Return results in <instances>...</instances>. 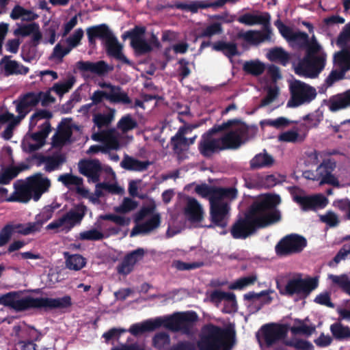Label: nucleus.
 I'll return each instance as SVG.
<instances>
[{
    "mask_svg": "<svg viewBox=\"0 0 350 350\" xmlns=\"http://www.w3.org/2000/svg\"><path fill=\"white\" fill-rule=\"evenodd\" d=\"M237 193L238 191L234 187H216L215 200L219 202H226L224 199H235Z\"/></svg>",
    "mask_w": 350,
    "mask_h": 350,
    "instance_id": "47",
    "label": "nucleus"
},
{
    "mask_svg": "<svg viewBox=\"0 0 350 350\" xmlns=\"http://www.w3.org/2000/svg\"><path fill=\"white\" fill-rule=\"evenodd\" d=\"M195 192L202 198H208L210 204L215 200L216 187L202 183L195 187Z\"/></svg>",
    "mask_w": 350,
    "mask_h": 350,
    "instance_id": "49",
    "label": "nucleus"
},
{
    "mask_svg": "<svg viewBox=\"0 0 350 350\" xmlns=\"http://www.w3.org/2000/svg\"><path fill=\"white\" fill-rule=\"evenodd\" d=\"M161 224V216L159 213L153 215L150 219L142 224V232L146 234L157 228Z\"/></svg>",
    "mask_w": 350,
    "mask_h": 350,
    "instance_id": "59",
    "label": "nucleus"
},
{
    "mask_svg": "<svg viewBox=\"0 0 350 350\" xmlns=\"http://www.w3.org/2000/svg\"><path fill=\"white\" fill-rule=\"evenodd\" d=\"M14 191L6 200L8 202H18L27 203L31 198L33 200V193L27 180L25 183H14Z\"/></svg>",
    "mask_w": 350,
    "mask_h": 350,
    "instance_id": "24",
    "label": "nucleus"
},
{
    "mask_svg": "<svg viewBox=\"0 0 350 350\" xmlns=\"http://www.w3.org/2000/svg\"><path fill=\"white\" fill-rule=\"evenodd\" d=\"M60 204L57 202H53L49 205L45 206L41 212L36 215V224H39V229L42 228V225L49 220L52 217L54 211L59 208Z\"/></svg>",
    "mask_w": 350,
    "mask_h": 350,
    "instance_id": "36",
    "label": "nucleus"
},
{
    "mask_svg": "<svg viewBox=\"0 0 350 350\" xmlns=\"http://www.w3.org/2000/svg\"><path fill=\"white\" fill-rule=\"evenodd\" d=\"M336 168V162L334 159H325L316 169L317 178L319 185H329L338 187L340 186L339 180L333 174Z\"/></svg>",
    "mask_w": 350,
    "mask_h": 350,
    "instance_id": "13",
    "label": "nucleus"
},
{
    "mask_svg": "<svg viewBox=\"0 0 350 350\" xmlns=\"http://www.w3.org/2000/svg\"><path fill=\"white\" fill-rule=\"evenodd\" d=\"M57 180L62 182L64 186H80L83 184V178L72 174L66 173L59 176Z\"/></svg>",
    "mask_w": 350,
    "mask_h": 350,
    "instance_id": "58",
    "label": "nucleus"
},
{
    "mask_svg": "<svg viewBox=\"0 0 350 350\" xmlns=\"http://www.w3.org/2000/svg\"><path fill=\"white\" fill-rule=\"evenodd\" d=\"M87 207L83 203L75 206L60 218L55 219L47 225V230L57 229L65 224L69 225V229L73 228L76 224H79L85 215Z\"/></svg>",
    "mask_w": 350,
    "mask_h": 350,
    "instance_id": "11",
    "label": "nucleus"
},
{
    "mask_svg": "<svg viewBox=\"0 0 350 350\" xmlns=\"http://www.w3.org/2000/svg\"><path fill=\"white\" fill-rule=\"evenodd\" d=\"M138 126L137 121L132 117L131 114H126L122 116L117 124V127L122 131V133H126L131 131Z\"/></svg>",
    "mask_w": 350,
    "mask_h": 350,
    "instance_id": "50",
    "label": "nucleus"
},
{
    "mask_svg": "<svg viewBox=\"0 0 350 350\" xmlns=\"http://www.w3.org/2000/svg\"><path fill=\"white\" fill-rule=\"evenodd\" d=\"M333 206L344 213V218L350 221V200L343 198L336 200L333 202Z\"/></svg>",
    "mask_w": 350,
    "mask_h": 350,
    "instance_id": "61",
    "label": "nucleus"
},
{
    "mask_svg": "<svg viewBox=\"0 0 350 350\" xmlns=\"http://www.w3.org/2000/svg\"><path fill=\"white\" fill-rule=\"evenodd\" d=\"M39 131L31 135V138L38 144H45L46 139L51 131V126L49 121H45L39 126Z\"/></svg>",
    "mask_w": 350,
    "mask_h": 350,
    "instance_id": "45",
    "label": "nucleus"
},
{
    "mask_svg": "<svg viewBox=\"0 0 350 350\" xmlns=\"http://www.w3.org/2000/svg\"><path fill=\"white\" fill-rule=\"evenodd\" d=\"M330 332L333 337L338 340H350V327L341 323L336 322L330 325Z\"/></svg>",
    "mask_w": 350,
    "mask_h": 350,
    "instance_id": "37",
    "label": "nucleus"
},
{
    "mask_svg": "<svg viewBox=\"0 0 350 350\" xmlns=\"http://www.w3.org/2000/svg\"><path fill=\"white\" fill-rule=\"evenodd\" d=\"M65 257L66 267L69 269L78 271L86 265V259L80 254L69 255L68 253H65Z\"/></svg>",
    "mask_w": 350,
    "mask_h": 350,
    "instance_id": "42",
    "label": "nucleus"
},
{
    "mask_svg": "<svg viewBox=\"0 0 350 350\" xmlns=\"http://www.w3.org/2000/svg\"><path fill=\"white\" fill-rule=\"evenodd\" d=\"M348 42H350V22L344 26L338 36L336 44L339 47L347 46Z\"/></svg>",
    "mask_w": 350,
    "mask_h": 350,
    "instance_id": "64",
    "label": "nucleus"
},
{
    "mask_svg": "<svg viewBox=\"0 0 350 350\" xmlns=\"http://www.w3.org/2000/svg\"><path fill=\"white\" fill-rule=\"evenodd\" d=\"M293 200L297 203L304 211H317L323 208L327 204V199L321 194L313 196L295 195Z\"/></svg>",
    "mask_w": 350,
    "mask_h": 350,
    "instance_id": "14",
    "label": "nucleus"
},
{
    "mask_svg": "<svg viewBox=\"0 0 350 350\" xmlns=\"http://www.w3.org/2000/svg\"><path fill=\"white\" fill-rule=\"evenodd\" d=\"M307 245V240L303 236L291 234L284 237L275 247L279 256H286L301 252Z\"/></svg>",
    "mask_w": 350,
    "mask_h": 350,
    "instance_id": "10",
    "label": "nucleus"
},
{
    "mask_svg": "<svg viewBox=\"0 0 350 350\" xmlns=\"http://www.w3.org/2000/svg\"><path fill=\"white\" fill-rule=\"evenodd\" d=\"M235 343V332L212 324L204 327L198 347L200 350H231Z\"/></svg>",
    "mask_w": 350,
    "mask_h": 350,
    "instance_id": "4",
    "label": "nucleus"
},
{
    "mask_svg": "<svg viewBox=\"0 0 350 350\" xmlns=\"http://www.w3.org/2000/svg\"><path fill=\"white\" fill-rule=\"evenodd\" d=\"M280 202L278 195H269L253 202L244 216L238 218L232 224L230 230L232 237L236 239H245L258 230L280 221L281 212L277 208Z\"/></svg>",
    "mask_w": 350,
    "mask_h": 350,
    "instance_id": "1",
    "label": "nucleus"
},
{
    "mask_svg": "<svg viewBox=\"0 0 350 350\" xmlns=\"http://www.w3.org/2000/svg\"><path fill=\"white\" fill-rule=\"evenodd\" d=\"M10 55H5L0 60V66L3 68L5 75H25L29 71V68L21 64L16 60H12Z\"/></svg>",
    "mask_w": 350,
    "mask_h": 350,
    "instance_id": "26",
    "label": "nucleus"
},
{
    "mask_svg": "<svg viewBox=\"0 0 350 350\" xmlns=\"http://www.w3.org/2000/svg\"><path fill=\"white\" fill-rule=\"evenodd\" d=\"M99 86L102 88H109V92H113L119 97L123 98L124 100H121V103L129 105L131 103V99L128 96L127 93L122 92V88L120 86L113 85L109 83L103 82L99 83Z\"/></svg>",
    "mask_w": 350,
    "mask_h": 350,
    "instance_id": "54",
    "label": "nucleus"
},
{
    "mask_svg": "<svg viewBox=\"0 0 350 350\" xmlns=\"http://www.w3.org/2000/svg\"><path fill=\"white\" fill-rule=\"evenodd\" d=\"M274 163L273 157L265 149L256 154L250 161V168L252 170L270 167Z\"/></svg>",
    "mask_w": 350,
    "mask_h": 350,
    "instance_id": "31",
    "label": "nucleus"
},
{
    "mask_svg": "<svg viewBox=\"0 0 350 350\" xmlns=\"http://www.w3.org/2000/svg\"><path fill=\"white\" fill-rule=\"evenodd\" d=\"M107 55L124 64H129L130 62L122 53V46L118 42L117 38L113 35L104 44Z\"/></svg>",
    "mask_w": 350,
    "mask_h": 350,
    "instance_id": "28",
    "label": "nucleus"
},
{
    "mask_svg": "<svg viewBox=\"0 0 350 350\" xmlns=\"http://www.w3.org/2000/svg\"><path fill=\"white\" fill-rule=\"evenodd\" d=\"M243 70L247 74L257 77L265 72V65L258 59L246 61L243 64Z\"/></svg>",
    "mask_w": 350,
    "mask_h": 350,
    "instance_id": "40",
    "label": "nucleus"
},
{
    "mask_svg": "<svg viewBox=\"0 0 350 350\" xmlns=\"http://www.w3.org/2000/svg\"><path fill=\"white\" fill-rule=\"evenodd\" d=\"M317 286H277L280 293L295 301L307 297Z\"/></svg>",
    "mask_w": 350,
    "mask_h": 350,
    "instance_id": "27",
    "label": "nucleus"
},
{
    "mask_svg": "<svg viewBox=\"0 0 350 350\" xmlns=\"http://www.w3.org/2000/svg\"><path fill=\"white\" fill-rule=\"evenodd\" d=\"M208 298L211 302L216 305L223 302L224 304L223 310L226 313H230L237 310L235 295L232 293L216 290L210 293Z\"/></svg>",
    "mask_w": 350,
    "mask_h": 350,
    "instance_id": "19",
    "label": "nucleus"
},
{
    "mask_svg": "<svg viewBox=\"0 0 350 350\" xmlns=\"http://www.w3.org/2000/svg\"><path fill=\"white\" fill-rule=\"evenodd\" d=\"M197 319L198 315L195 312H176L171 316L148 320L142 323L133 324L130 327L129 332L134 336H137L145 332L152 331L163 325L173 332H181L183 334H189L192 332L194 323Z\"/></svg>",
    "mask_w": 350,
    "mask_h": 350,
    "instance_id": "3",
    "label": "nucleus"
},
{
    "mask_svg": "<svg viewBox=\"0 0 350 350\" xmlns=\"http://www.w3.org/2000/svg\"><path fill=\"white\" fill-rule=\"evenodd\" d=\"M319 217L321 222L325 223L330 228L336 227L340 223L338 216L332 211H327L325 214L321 215Z\"/></svg>",
    "mask_w": 350,
    "mask_h": 350,
    "instance_id": "63",
    "label": "nucleus"
},
{
    "mask_svg": "<svg viewBox=\"0 0 350 350\" xmlns=\"http://www.w3.org/2000/svg\"><path fill=\"white\" fill-rule=\"evenodd\" d=\"M170 345V337L168 334L161 332L157 333L152 338V345L159 350H163Z\"/></svg>",
    "mask_w": 350,
    "mask_h": 350,
    "instance_id": "52",
    "label": "nucleus"
},
{
    "mask_svg": "<svg viewBox=\"0 0 350 350\" xmlns=\"http://www.w3.org/2000/svg\"><path fill=\"white\" fill-rule=\"evenodd\" d=\"M292 347L297 350H313L314 346L309 342L302 339L293 338L285 341V347Z\"/></svg>",
    "mask_w": 350,
    "mask_h": 350,
    "instance_id": "57",
    "label": "nucleus"
},
{
    "mask_svg": "<svg viewBox=\"0 0 350 350\" xmlns=\"http://www.w3.org/2000/svg\"><path fill=\"white\" fill-rule=\"evenodd\" d=\"M316 330L315 325L308 324L305 321L297 320L291 327V332L296 334H301L306 336H310Z\"/></svg>",
    "mask_w": 350,
    "mask_h": 350,
    "instance_id": "39",
    "label": "nucleus"
},
{
    "mask_svg": "<svg viewBox=\"0 0 350 350\" xmlns=\"http://www.w3.org/2000/svg\"><path fill=\"white\" fill-rule=\"evenodd\" d=\"M264 27V32L262 33L260 31L256 30H248L247 31H239L237 36L239 39H243L247 43L251 44L257 45L265 40L271 39L272 34L271 29L270 27V21L265 25H262Z\"/></svg>",
    "mask_w": 350,
    "mask_h": 350,
    "instance_id": "17",
    "label": "nucleus"
},
{
    "mask_svg": "<svg viewBox=\"0 0 350 350\" xmlns=\"http://www.w3.org/2000/svg\"><path fill=\"white\" fill-rule=\"evenodd\" d=\"M238 120L239 122L233 125L236 126L234 128L219 137L222 150L237 149L247 139L249 132L247 126L240 124L241 120Z\"/></svg>",
    "mask_w": 350,
    "mask_h": 350,
    "instance_id": "9",
    "label": "nucleus"
},
{
    "mask_svg": "<svg viewBox=\"0 0 350 350\" xmlns=\"http://www.w3.org/2000/svg\"><path fill=\"white\" fill-rule=\"evenodd\" d=\"M174 7L179 10L189 11L192 13H197L199 9L209 8L207 0L193 1L189 3L178 2L174 4Z\"/></svg>",
    "mask_w": 350,
    "mask_h": 350,
    "instance_id": "41",
    "label": "nucleus"
},
{
    "mask_svg": "<svg viewBox=\"0 0 350 350\" xmlns=\"http://www.w3.org/2000/svg\"><path fill=\"white\" fill-rule=\"evenodd\" d=\"M103 220L111 221L120 226H127L131 223V219L116 214H105L100 216Z\"/></svg>",
    "mask_w": 350,
    "mask_h": 350,
    "instance_id": "62",
    "label": "nucleus"
},
{
    "mask_svg": "<svg viewBox=\"0 0 350 350\" xmlns=\"http://www.w3.org/2000/svg\"><path fill=\"white\" fill-rule=\"evenodd\" d=\"M78 167L79 172L92 183L99 181L102 166L98 159H82L79 162Z\"/></svg>",
    "mask_w": 350,
    "mask_h": 350,
    "instance_id": "16",
    "label": "nucleus"
},
{
    "mask_svg": "<svg viewBox=\"0 0 350 350\" xmlns=\"http://www.w3.org/2000/svg\"><path fill=\"white\" fill-rule=\"evenodd\" d=\"M66 161V157L63 154H56L52 156L49 155L48 161L44 169L47 172H53L59 170Z\"/></svg>",
    "mask_w": 350,
    "mask_h": 350,
    "instance_id": "46",
    "label": "nucleus"
},
{
    "mask_svg": "<svg viewBox=\"0 0 350 350\" xmlns=\"http://www.w3.org/2000/svg\"><path fill=\"white\" fill-rule=\"evenodd\" d=\"M77 68L82 72H90L99 77H103L113 70V68L103 60L96 62L79 61L77 62Z\"/></svg>",
    "mask_w": 350,
    "mask_h": 350,
    "instance_id": "22",
    "label": "nucleus"
},
{
    "mask_svg": "<svg viewBox=\"0 0 350 350\" xmlns=\"http://www.w3.org/2000/svg\"><path fill=\"white\" fill-rule=\"evenodd\" d=\"M33 193V200L38 201L43 193L47 192L51 186L49 178L44 176L41 172H37L27 178Z\"/></svg>",
    "mask_w": 350,
    "mask_h": 350,
    "instance_id": "15",
    "label": "nucleus"
},
{
    "mask_svg": "<svg viewBox=\"0 0 350 350\" xmlns=\"http://www.w3.org/2000/svg\"><path fill=\"white\" fill-rule=\"evenodd\" d=\"M170 143L174 152L176 154L178 160L185 159L184 152L188 150L187 138L171 137Z\"/></svg>",
    "mask_w": 350,
    "mask_h": 350,
    "instance_id": "43",
    "label": "nucleus"
},
{
    "mask_svg": "<svg viewBox=\"0 0 350 350\" xmlns=\"http://www.w3.org/2000/svg\"><path fill=\"white\" fill-rule=\"evenodd\" d=\"M230 207L228 202H219L216 200L210 204L211 224L208 228L219 227L226 228L230 217Z\"/></svg>",
    "mask_w": 350,
    "mask_h": 350,
    "instance_id": "12",
    "label": "nucleus"
},
{
    "mask_svg": "<svg viewBox=\"0 0 350 350\" xmlns=\"http://www.w3.org/2000/svg\"><path fill=\"white\" fill-rule=\"evenodd\" d=\"M213 50L221 52L226 57L231 59L236 55H239L237 44L235 42H227L219 40L213 44Z\"/></svg>",
    "mask_w": 350,
    "mask_h": 350,
    "instance_id": "33",
    "label": "nucleus"
},
{
    "mask_svg": "<svg viewBox=\"0 0 350 350\" xmlns=\"http://www.w3.org/2000/svg\"><path fill=\"white\" fill-rule=\"evenodd\" d=\"M86 33L90 46L94 48L96 45V40L100 39L105 44L113 35L106 24H100L87 28Z\"/></svg>",
    "mask_w": 350,
    "mask_h": 350,
    "instance_id": "20",
    "label": "nucleus"
},
{
    "mask_svg": "<svg viewBox=\"0 0 350 350\" xmlns=\"http://www.w3.org/2000/svg\"><path fill=\"white\" fill-rule=\"evenodd\" d=\"M309 36L303 31H294L288 42L299 48L304 49L308 44Z\"/></svg>",
    "mask_w": 350,
    "mask_h": 350,
    "instance_id": "55",
    "label": "nucleus"
},
{
    "mask_svg": "<svg viewBox=\"0 0 350 350\" xmlns=\"http://www.w3.org/2000/svg\"><path fill=\"white\" fill-rule=\"evenodd\" d=\"M152 164L149 161H140L126 154L120 163V166L129 171L144 172Z\"/></svg>",
    "mask_w": 350,
    "mask_h": 350,
    "instance_id": "30",
    "label": "nucleus"
},
{
    "mask_svg": "<svg viewBox=\"0 0 350 350\" xmlns=\"http://www.w3.org/2000/svg\"><path fill=\"white\" fill-rule=\"evenodd\" d=\"M103 238V233L96 228L81 232L79 235V239L83 241H100Z\"/></svg>",
    "mask_w": 350,
    "mask_h": 350,
    "instance_id": "60",
    "label": "nucleus"
},
{
    "mask_svg": "<svg viewBox=\"0 0 350 350\" xmlns=\"http://www.w3.org/2000/svg\"><path fill=\"white\" fill-rule=\"evenodd\" d=\"M40 97L38 93L30 92L21 96L18 100H14L16 105V111L19 118H25L29 112V108L36 106L40 101Z\"/></svg>",
    "mask_w": 350,
    "mask_h": 350,
    "instance_id": "18",
    "label": "nucleus"
},
{
    "mask_svg": "<svg viewBox=\"0 0 350 350\" xmlns=\"http://www.w3.org/2000/svg\"><path fill=\"white\" fill-rule=\"evenodd\" d=\"M91 99L94 105L100 103L103 99L113 103H121V100H124L123 98L119 97L113 92H106L101 90L95 91L92 95Z\"/></svg>",
    "mask_w": 350,
    "mask_h": 350,
    "instance_id": "38",
    "label": "nucleus"
},
{
    "mask_svg": "<svg viewBox=\"0 0 350 350\" xmlns=\"http://www.w3.org/2000/svg\"><path fill=\"white\" fill-rule=\"evenodd\" d=\"M12 226L14 232H17L23 235H28L35 232L40 231L39 224H36L35 222H29L27 224H12Z\"/></svg>",
    "mask_w": 350,
    "mask_h": 350,
    "instance_id": "51",
    "label": "nucleus"
},
{
    "mask_svg": "<svg viewBox=\"0 0 350 350\" xmlns=\"http://www.w3.org/2000/svg\"><path fill=\"white\" fill-rule=\"evenodd\" d=\"M267 58L271 62H278L282 66H286L290 61L289 54L281 47H275L269 50Z\"/></svg>",
    "mask_w": 350,
    "mask_h": 350,
    "instance_id": "35",
    "label": "nucleus"
},
{
    "mask_svg": "<svg viewBox=\"0 0 350 350\" xmlns=\"http://www.w3.org/2000/svg\"><path fill=\"white\" fill-rule=\"evenodd\" d=\"M75 83V79L74 77H72L65 82L55 83L51 90L55 92L58 96H62L64 94L70 91Z\"/></svg>",
    "mask_w": 350,
    "mask_h": 350,
    "instance_id": "53",
    "label": "nucleus"
},
{
    "mask_svg": "<svg viewBox=\"0 0 350 350\" xmlns=\"http://www.w3.org/2000/svg\"><path fill=\"white\" fill-rule=\"evenodd\" d=\"M289 90L291 98L287 103V107H297L310 103L317 95L314 87L297 79L290 83Z\"/></svg>",
    "mask_w": 350,
    "mask_h": 350,
    "instance_id": "7",
    "label": "nucleus"
},
{
    "mask_svg": "<svg viewBox=\"0 0 350 350\" xmlns=\"http://www.w3.org/2000/svg\"><path fill=\"white\" fill-rule=\"evenodd\" d=\"M239 122L238 119L228 120L221 124H215L202 135L198 143L200 153L206 158L211 157L215 153L222 151L219 138L213 137V135L226 131Z\"/></svg>",
    "mask_w": 350,
    "mask_h": 350,
    "instance_id": "6",
    "label": "nucleus"
},
{
    "mask_svg": "<svg viewBox=\"0 0 350 350\" xmlns=\"http://www.w3.org/2000/svg\"><path fill=\"white\" fill-rule=\"evenodd\" d=\"M144 254L145 251L141 247L128 253L118 266V272L122 275L129 274L133 270L135 265L143 259Z\"/></svg>",
    "mask_w": 350,
    "mask_h": 350,
    "instance_id": "21",
    "label": "nucleus"
},
{
    "mask_svg": "<svg viewBox=\"0 0 350 350\" xmlns=\"http://www.w3.org/2000/svg\"><path fill=\"white\" fill-rule=\"evenodd\" d=\"M184 214L191 222H200L204 217V211L198 201L192 197L186 198Z\"/></svg>",
    "mask_w": 350,
    "mask_h": 350,
    "instance_id": "25",
    "label": "nucleus"
},
{
    "mask_svg": "<svg viewBox=\"0 0 350 350\" xmlns=\"http://www.w3.org/2000/svg\"><path fill=\"white\" fill-rule=\"evenodd\" d=\"M138 203L130 198H124L122 204L114 208L115 212L120 214H125L135 210Z\"/></svg>",
    "mask_w": 350,
    "mask_h": 350,
    "instance_id": "56",
    "label": "nucleus"
},
{
    "mask_svg": "<svg viewBox=\"0 0 350 350\" xmlns=\"http://www.w3.org/2000/svg\"><path fill=\"white\" fill-rule=\"evenodd\" d=\"M282 278V282H286V284H318L319 282V275H306L303 278V274L299 273L286 275Z\"/></svg>",
    "mask_w": 350,
    "mask_h": 350,
    "instance_id": "32",
    "label": "nucleus"
},
{
    "mask_svg": "<svg viewBox=\"0 0 350 350\" xmlns=\"http://www.w3.org/2000/svg\"><path fill=\"white\" fill-rule=\"evenodd\" d=\"M324 103L333 113L350 108V89L330 96Z\"/></svg>",
    "mask_w": 350,
    "mask_h": 350,
    "instance_id": "23",
    "label": "nucleus"
},
{
    "mask_svg": "<svg viewBox=\"0 0 350 350\" xmlns=\"http://www.w3.org/2000/svg\"><path fill=\"white\" fill-rule=\"evenodd\" d=\"M286 327L278 324H267L256 333V338L262 350H287L285 338Z\"/></svg>",
    "mask_w": 350,
    "mask_h": 350,
    "instance_id": "5",
    "label": "nucleus"
},
{
    "mask_svg": "<svg viewBox=\"0 0 350 350\" xmlns=\"http://www.w3.org/2000/svg\"><path fill=\"white\" fill-rule=\"evenodd\" d=\"M271 16L268 12H263L260 14L245 13L241 15L237 21L241 24L253 26L256 25H265L270 21Z\"/></svg>",
    "mask_w": 350,
    "mask_h": 350,
    "instance_id": "29",
    "label": "nucleus"
},
{
    "mask_svg": "<svg viewBox=\"0 0 350 350\" xmlns=\"http://www.w3.org/2000/svg\"><path fill=\"white\" fill-rule=\"evenodd\" d=\"M273 291L270 290L261 291L258 293L249 292L244 295V298L247 300L252 301H259L262 304H268L272 299Z\"/></svg>",
    "mask_w": 350,
    "mask_h": 350,
    "instance_id": "44",
    "label": "nucleus"
},
{
    "mask_svg": "<svg viewBox=\"0 0 350 350\" xmlns=\"http://www.w3.org/2000/svg\"><path fill=\"white\" fill-rule=\"evenodd\" d=\"M40 289L11 292L0 297V304L9 306L17 312L30 310L50 311L64 309L71 306L69 296L51 298L40 295Z\"/></svg>",
    "mask_w": 350,
    "mask_h": 350,
    "instance_id": "2",
    "label": "nucleus"
},
{
    "mask_svg": "<svg viewBox=\"0 0 350 350\" xmlns=\"http://www.w3.org/2000/svg\"><path fill=\"white\" fill-rule=\"evenodd\" d=\"M224 32L221 23L213 22L203 29L197 38H211L215 35H219Z\"/></svg>",
    "mask_w": 350,
    "mask_h": 350,
    "instance_id": "48",
    "label": "nucleus"
},
{
    "mask_svg": "<svg viewBox=\"0 0 350 350\" xmlns=\"http://www.w3.org/2000/svg\"><path fill=\"white\" fill-rule=\"evenodd\" d=\"M325 63L326 54L323 52L318 57L304 56L295 66V72L301 77L316 78L324 69Z\"/></svg>",
    "mask_w": 350,
    "mask_h": 350,
    "instance_id": "8",
    "label": "nucleus"
},
{
    "mask_svg": "<svg viewBox=\"0 0 350 350\" xmlns=\"http://www.w3.org/2000/svg\"><path fill=\"white\" fill-rule=\"evenodd\" d=\"M340 48L342 49L334 54V62L340 69L347 72L350 70V49L347 46Z\"/></svg>",
    "mask_w": 350,
    "mask_h": 350,
    "instance_id": "34",
    "label": "nucleus"
}]
</instances>
